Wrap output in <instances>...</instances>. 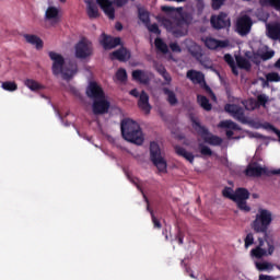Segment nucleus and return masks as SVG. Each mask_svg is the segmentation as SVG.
<instances>
[{"label": "nucleus", "instance_id": "nucleus-48", "mask_svg": "<svg viewBox=\"0 0 280 280\" xmlns=\"http://www.w3.org/2000/svg\"><path fill=\"white\" fill-rule=\"evenodd\" d=\"M222 3H224V0H212L213 10H220Z\"/></svg>", "mask_w": 280, "mask_h": 280}, {"label": "nucleus", "instance_id": "nucleus-17", "mask_svg": "<svg viewBox=\"0 0 280 280\" xmlns=\"http://www.w3.org/2000/svg\"><path fill=\"white\" fill-rule=\"evenodd\" d=\"M268 168L266 167H262L261 165H259L258 163H250L248 166H247V170H246V175L247 176H266L268 175Z\"/></svg>", "mask_w": 280, "mask_h": 280}, {"label": "nucleus", "instance_id": "nucleus-41", "mask_svg": "<svg viewBox=\"0 0 280 280\" xmlns=\"http://www.w3.org/2000/svg\"><path fill=\"white\" fill-rule=\"evenodd\" d=\"M139 19L144 25H148V23H150V13L145 10H139Z\"/></svg>", "mask_w": 280, "mask_h": 280}, {"label": "nucleus", "instance_id": "nucleus-4", "mask_svg": "<svg viewBox=\"0 0 280 280\" xmlns=\"http://www.w3.org/2000/svg\"><path fill=\"white\" fill-rule=\"evenodd\" d=\"M121 135L126 141L136 143V145H141L145 141L141 127L130 118L121 121Z\"/></svg>", "mask_w": 280, "mask_h": 280}, {"label": "nucleus", "instance_id": "nucleus-12", "mask_svg": "<svg viewBox=\"0 0 280 280\" xmlns=\"http://www.w3.org/2000/svg\"><path fill=\"white\" fill-rule=\"evenodd\" d=\"M130 95H132L133 97H139L138 107L140 108V110H142V113H144V115H150V110H152V105H150V96L148 95V93H145L144 91L139 93V90L135 89L130 91Z\"/></svg>", "mask_w": 280, "mask_h": 280}, {"label": "nucleus", "instance_id": "nucleus-3", "mask_svg": "<svg viewBox=\"0 0 280 280\" xmlns=\"http://www.w3.org/2000/svg\"><path fill=\"white\" fill-rule=\"evenodd\" d=\"M86 95L94 100L93 103V113L94 115H104V113H108V108H110V103L106 100L104 95V90L102 86L95 82L91 81L86 88Z\"/></svg>", "mask_w": 280, "mask_h": 280}, {"label": "nucleus", "instance_id": "nucleus-47", "mask_svg": "<svg viewBox=\"0 0 280 280\" xmlns=\"http://www.w3.org/2000/svg\"><path fill=\"white\" fill-rule=\"evenodd\" d=\"M280 276H268V275H260L258 280H278Z\"/></svg>", "mask_w": 280, "mask_h": 280}, {"label": "nucleus", "instance_id": "nucleus-43", "mask_svg": "<svg viewBox=\"0 0 280 280\" xmlns=\"http://www.w3.org/2000/svg\"><path fill=\"white\" fill-rule=\"evenodd\" d=\"M268 82H280V75L277 72H270L266 75Z\"/></svg>", "mask_w": 280, "mask_h": 280}, {"label": "nucleus", "instance_id": "nucleus-33", "mask_svg": "<svg viewBox=\"0 0 280 280\" xmlns=\"http://www.w3.org/2000/svg\"><path fill=\"white\" fill-rule=\"evenodd\" d=\"M164 94L166 95V100L171 106H176V104H178V98L176 97V93H174V91L165 88Z\"/></svg>", "mask_w": 280, "mask_h": 280}, {"label": "nucleus", "instance_id": "nucleus-2", "mask_svg": "<svg viewBox=\"0 0 280 280\" xmlns=\"http://www.w3.org/2000/svg\"><path fill=\"white\" fill-rule=\"evenodd\" d=\"M48 58L51 60V71L56 78H62V80H72L78 74L77 62H66L65 57L57 51H49Z\"/></svg>", "mask_w": 280, "mask_h": 280}, {"label": "nucleus", "instance_id": "nucleus-1", "mask_svg": "<svg viewBox=\"0 0 280 280\" xmlns=\"http://www.w3.org/2000/svg\"><path fill=\"white\" fill-rule=\"evenodd\" d=\"M162 11L166 12V14L164 16H158L159 23L173 34V36H185L187 34V22L180 20V13L170 7H162Z\"/></svg>", "mask_w": 280, "mask_h": 280}, {"label": "nucleus", "instance_id": "nucleus-57", "mask_svg": "<svg viewBox=\"0 0 280 280\" xmlns=\"http://www.w3.org/2000/svg\"><path fill=\"white\" fill-rule=\"evenodd\" d=\"M179 244H183V238H178Z\"/></svg>", "mask_w": 280, "mask_h": 280}, {"label": "nucleus", "instance_id": "nucleus-44", "mask_svg": "<svg viewBox=\"0 0 280 280\" xmlns=\"http://www.w3.org/2000/svg\"><path fill=\"white\" fill-rule=\"evenodd\" d=\"M147 27L149 32H151V34H156V35L161 34V30H159V25L156 24H151V25L148 24Z\"/></svg>", "mask_w": 280, "mask_h": 280}, {"label": "nucleus", "instance_id": "nucleus-24", "mask_svg": "<svg viewBox=\"0 0 280 280\" xmlns=\"http://www.w3.org/2000/svg\"><path fill=\"white\" fill-rule=\"evenodd\" d=\"M185 45L191 56L197 58V60H200V58H202V48L199 45L189 39L185 42Z\"/></svg>", "mask_w": 280, "mask_h": 280}, {"label": "nucleus", "instance_id": "nucleus-19", "mask_svg": "<svg viewBox=\"0 0 280 280\" xmlns=\"http://www.w3.org/2000/svg\"><path fill=\"white\" fill-rule=\"evenodd\" d=\"M202 40L208 49H224L229 46L228 40H219L213 37H206Z\"/></svg>", "mask_w": 280, "mask_h": 280}, {"label": "nucleus", "instance_id": "nucleus-37", "mask_svg": "<svg viewBox=\"0 0 280 280\" xmlns=\"http://www.w3.org/2000/svg\"><path fill=\"white\" fill-rule=\"evenodd\" d=\"M1 86H2L3 91H9L10 93H14V91H16V89H19V85L14 81L2 82Z\"/></svg>", "mask_w": 280, "mask_h": 280}, {"label": "nucleus", "instance_id": "nucleus-54", "mask_svg": "<svg viewBox=\"0 0 280 280\" xmlns=\"http://www.w3.org/2000/svg\"><path fill=\"white\" fill-rule=\"evenodd\" d=\"M253 198H259V195L254 194V195H253Z\"/></svg>", "mask_w": 280, "mask_h": 280}, {"label": "nucleus", "instance_id": "nucleus-55", "mask_svg": "<svg viewBox=\"0 0 280 280\" xmlns=\"http://www.w3.org/2000/svg\"><path fill=\"white\" fill-rule=\"evenodd\" d=\"M259 21H266V16L265 18H258Z\"/></svg>", "mask_w": 280, "mask_h": 280}, {"label": "nucleus", "instance_id": "nucleus-8", "mask_svg": "<svg viewBox=\"0 0 280 280\" xmlns=\"http://www.w3.org/2000/svg\"><path fill=\"white\" fill-rule=\"evenodd\" d=\"M252 257L261 259V257H272L275 255V242L268 238H259V244L250 252Z\"/></svg>", "mask_w": 280, "mask_h": 280}, {"label": "nucleus", "instance_id": "nucleus-58", "mask_svg": "<svg viewBox=\"0 0 280 280\" xmlns=\"http://www.w3.org/2000/svg\"><path fill=\"white\" fill-rule=\"evenodd\" d=\"M246 57H247V58H250V56H249L248 54H246Z\"/></svg>", "mask_w": 280, "mask_h": 280}, {"label": "nucleus", "instance_id": "nucleus-46", "mask_svg": "<svg viewBox=\"0 0 280 280\" xmlns=\"http://www.w3.org/2000/svg\"><path fill=\"white\" fill-rule=\"evenodd\" d=\"M170 47L174 54H180L183 51V48H180L177 43H171Z\"/></svg>", "mask_w": 280, "mask_h": 280}, {"label": "nucleus", "instance_id": "nucleus-56", "mask_svg": "<svg viewBox=\"0 0 280 280\" xmlns=\"http://www.w3.org/2000/svg\"><path fill=\"white\" fill-rule=\"evenodd\" d=\"M60 3H67V0H59Z\"/></svg>", "mask_w": 280, "mask_h": 280}, {"label": "nucleus", "instance_id": "nucleus-28", "mask_svg": "<svg viewBox=\"0 0 280 280\" xmlns=\"http://www.w3.org/2000/svg\"><path fill=\"white\" fill-rule=\"evenodd\" d=\"M220 128H226V137L231 139L233 137V130H240V127L232 120H223L220 122Z\"/></svg>", "mask_w": 280, "mask_h": 280}, {"label": "nucleus", "instance_id": "nucleus-50", "mask_svg": "<svg viewBox=\"0 0 280 280\" xmlns=\"http://www.w3.org/2000/svg\"><path fill=\"white\" fill-rule=\"evenodd\" d=\"M206 91H208V93H210V96L212 97V100L215 102V94L213 92H211V89H209L208 86H206Z\"/></svg>", "mask_w": 280, "mask_h": 280}, {"label": "nucleus", "instance_id": "nucleus-9", "mask_svg": "<svg viewBox=\"0 0 280 280\" xmlns=\"http://www.w3.org/2000/svg\"><path fill=\"white\" fill-rule=\"evenodd\" d=\"M130 0H96L97 5H100L101 10L104 12L106 16L109 18L110 21L115 19V7L124 8ZM135 1V0H131ZM114 3V5H113Z\"/></svg>", "mask_w": 280, "mask_h": 280}, {"label": "nucleus", "instance_id": "nucleus-7", "mask_svg": "<svg viewBox=\"0 0 280 280\" xmlns=\"http://www.w3.org/2000/svg\"><path fill=\"white\" fill-rule=\"evenodd\" d=\"M150 156H151L152 163L155 165L159 172H162V174H165V172H167V162L165 161V156L163 153V144L156 141L151 142Z\"/></svg>", "mask_w": 280, "mask_h": 280}, {"label": "nucleus", "instance_id": "nucleus-32", "mask_svg": "<svg viewBox=\"0 0 280 280\" xmlns=\"http://www.w3.org/2000/svg\"><path fill=\"white\" fill-rule=\"evenodd\" d=\"M176 153L179 156H183L186 161H188V163H194V154L185 149H183V147H176L175 148Z\"/></svg>", "mask_w": 280, "mask_h": 280}, {"label": "nucleus", "instance_id": "nucleus-11", "mask_svg": "<svg viewBox=\"0 0 280 280\" xmlns=\"http://www.w3.org/2000/svg\"><path fill=\"white\" fill-rule=\"evenodd\" d=\"M74 56L80 60H84L93 56V43L88 38H81L74 46Z\"/></svg>", "mask_w": 280, "mask_h": 280}, {"label": "nucleus", "instance_id": "nucleus-59", "mask_svg": "<svg viewBox=\"0 0 280 280\" xmlns=\"http://www.w3.org/2000/svg\"><path fill=\"white\" fill-rule=\"evenodd\" d=\"M278 270H280V266H277Z\"/></svg>", "mask_w": 280, "mask_h": 280}, {"label": "nucleus", "instance_id": "nucleus-23", "mask_svg": "<svg viewBox=\"0 0 280 280\" xmlns=\"http://www.w3.org/2000/svg\"><path fill=\"white\" fill-rule=\"evenodd\" d=\"M225 112L230 113L234 119H238V121H244V109L235 104H229L225 106Z\"/></svg>", "mask_w": 280, "mask_h": 280}, {"label": "nucleus", "instance_id": "nucleus-14", "mask_svg": "<svg viewBox=\"0 0 280 280\" xmlns=\"http://www.w3.org/2000/svg\"><path fill=\"white\" fill-rule=\"evenodd\" d=\"M132 80L135 82H138L139 84L148 85L151 81L154 80V73L148 71V70H133L132 73Z\"/></svg>", "mask_w": 280, "mask_h": 280}, {"label": "nucleus", "instance_id": "nucleus-5", "mask_svg": "<svg viewBox=\"0 0 280 280\" xmlns=\"http://www.w3.org/2000/svg\"><path fill=\"white\" fill-rule=\"evenodd\" d=\"M222 194L224 198L233 200L241 211H244L245 213L250 212V206H248V203L246 202V200H248V198L250 197V194L246 189L238 188L234 192L232 188L225 187L222 190Z\"/></svg>", "mask_w": 280, "mask_h": 280}, {"label": "nucleus", "instance_id": "nucleus-20", "mask_svg": "<svg viewBox=\"0 0 280 280\" xmlns=\"http://www.w3.org/2000/svg\"><path fill=\"white\" fill-rule=\"evenodd\" d=\"M272 56H275V50L268 48V46H262L255 54V57L252 60H253V62L257 63V62H259L257 57L260 58L261 60H270V58H272Z\"/></svg>", "mask_w": 280, "mask_h": 280}, {"label": "nucleus", "instance_id": "nucleus-53", "mask_svg": "<svg viewBox=\"0 0 280 280\" xmlns=\"http://www.w3.org/2000/svg\"><path fill=\"white\" fill-rule=\"evenodd\" d=\"M271 174H280V168L278 171H272Z\"/></svg>", "mask_w": 280, "mask_h": 280}, {"label": "nucleus", "instance_id": "nucleus-45", "mask_svg": "<svg viewBox=\"0 0 280 280\" xmlns=\"http://www.w3.org/2000/svg\"><path fill=\"white\" fill-rule=\"evenodd\" d=\"M199 149H200L201 154H203V156H211V149H209V147L199 144Z\"/></svg>", "mask_w": 280, "mask_h": 280}, {"label": "nucleus", "instance_id": "nucleus-16", "mask_svg": "<svg viewBox=\"0 0 280 280\" xmlns=\"http://www.w3.org/2000/svg\"><path fill=\"white\" fill-rule=\"evenodd\" d=\"M100 44L104 49H115L117 45H121V38L119 37L113 38L103 33L100 37Z\"/></svg>", "mask_w": 280, "mask_h": 280}, {"label": "nucleus", "instance_id": "nucleus-21", "mask_svg": "<svg viewBox=\"0 0 280 280\" xmlns=\"http://www.w3.org/2000/svg\"><path fill=\"white\" fill-rule=\"evenodd\" d=\"M23 39L25 40V43L32 45L37 50H40L44 47L43 39L35 34H24Z\"/></svg>", "mask_w": 280, "mask_h": 280}, {"label": "nucleus", "instance_id": "nucleus-13", "mask_svg": "<svg viewBox=\"0 0 280 280\" xmlns=\"http://www.w3.org/2000/svg\"><path fill=\"white\" fill-rule=\"evenodd\" d=\"M253 27V20L246 14H242L236 21V32L241 36H246V34L250 33V28Z\"/></svg>", "mask_w": 280, "mask_h": 280}, {"label": "nucleus", "instance_id": "nucleus-18", "mask_svg": "<svg viewBox=\"0 0 280 280\" xmlns=\"http://www.w3.org/2000/svg\"><path fill=\"white\" fill-rule=\"evenodd\" d=\"M258 102L249 98L248 101H245L243 105L245 106L246 110H255L257 106H266V103L268 102V96L266 94L258 95Z\"/></svg>", "mask_w": 280, "mask_h": 280}, {"label": "nucleus", "instance_id": "nucleus-10", "mask_svg": "<svg viewBox=\"0 0 280 280\" xmlns=\"http://www.w3.org/2000/svg\"><path fill=\"white\" fill-rule=\"evenodd\" d=\"M190 119L192 121V127L201 139H203L205 143H209L210 145H220L222 143V139L220 137L211 135L205 127L200 126V120H198V118L191 117Z\"/></svg>", "mask_w": 280, "mask_h": 280}, {"label": "nucleus", "instance_id": "nucleus-29", "mask_svg": "<svg viewBox=\"0 0 280 280\" xmlns=\"http://www.w3.org/2000/svg\"><path fill=\"white\" fill-rule=\"evenodd\" d=\"M255 266L259 272H272L275 270V264L268 260L257 261Z\"/></svg>", "mask_w": 280, "mask_h": 280}, {"label": "nucleus", "instance_id": "nucleus-22", "mask_svg": "<svg viewBox=\"0 0 280 280\" xmlns=\"http://www.w3.org/2000/svg\"><path fill=\"white\" fill-rule=\"evenodd\" d=\"M45 19L51 23H58V21H60V9L49 5L45 12Z\"/></svg>", "mask_w": 280, "mask_h": 280}, {"label": "nucleus", "instance_id": "nucleus-36", "mask_svg": "<svg viewBox=\"0 0 280 280\" xmlns=\"http://www.w3.org/2000/svg\"><path fill=\"white\" fill-rule=\"evenodd\" d=\"M224 60L231 67L232 73H234V75H238L240 71L237 70V67L235 66V59H233V57L228 54L224 56Z\"/></svg>", "mask_w": 280, "mask_h": 280}, {"label": "nucleus", "instance_id": "nucleus-39", "mask_svg": "<svg viewBox=\"0 0 280 280\" xmlns=\"http://www.w3.org/2000/svg\"><path fill=\"white\" fill-rule=\"evenodd\" d=\"M260 4L275 8V10H278L280 12V0H260Z\"/></svg>", "mask_w": 280, "mask_h": 280}, {"label": "nucleus", "instance_id": "nucleus-60", "mask_svg": "<svg viewBox=\"0 0 280 280\" xmlns=\"http://www.w3.org/2000/svg\"><path fill=\"white\" fill-rule=\"evenodd\" d=\"M190 277H192V278H194V273H190Z\"/></svg>", "mask_w": 280, "mask_h": 280}, {"label": "nucleus", "instance_id": "nucleus-31", "mask_svg": "<svg viewBox=\"0 0 280 280\" xmlns=\"http://www.w3.org/2000/svg\"><path fill=\"white\" fill-rule=\"evenodd\" d=\"M154 69L165 80V84H172V75L167 73V70H165V67L163 65L155 63Z\"/></svg>", "mask_w": 280, "mask_h": 280}, {"label": "nucleus", "instance_id": "nucleus-42", "mask_svg": "<svg viewBox=\"0 0 280 280\" xmlns=\"http://www.w3.org/2000/svg\"><path fill=\"white\" fill-rule=\"evenodd\" d=\"M244 242H245V248H250V246L255 244V236L253 235V233H248Z\"/></svg>", "mask_w": 280, "mask_h": 280}, {"label": "nucleus", "instance_id": "nucleus-52", "mask_svg": "<svg viewBox=\"0 0 280 280\" xmlns=\"http://www.w3.org/2000/svg\"><path fill=\"white\" fill-rule=\"evenodd\" d=\"M276 67L280 69V59L276 62Z\"/></svg>", "mask_w": 280, "mask_h": 280}, {"label": "nucleus", "instance_id": "nucleus-6", "mask_svg": "<svg viewBox=\"0 0 280 280\" xmlns=\"http://www.w3.org/2000/svg\"><path fill=\"white\" fill-rule=\"evenodd\" d=\"M270 224H272V212L260 208L255 215V220L250 223V229L254 233H267Z\"/></svg>", "mask_w": 280, "mask_h": 280}, {"label": "nucleus", "instance_id": "nucleus-40", "mask_svg": "<svg viewBox=\"0 0 280 280\" xmlns=\"http://www.w3.org/2000/svg\"><path fill=\"white\" fill-rule=\"evenodd\" d=\"M235 60L240 69H250V61H248V59L236 56Z\"/></svg>", "mask_w": 280, "mask_h": 280}, {"label": "nucleus", "instance_id": "nucleus-51", "mask_svg": "<svg viewBox=\"0 0 280 280\" xmlns=\"http://www.w3.org/2000/svg\"><path fill=\"white\" fill-rule=\"evenodd\" d=\"M122 28H124V26L121 25V23H116V30L118 32H121Z\"/></svg>", "mask_w": 280, "mask_h": 280}, {"label": "nucleus", "instance_id": "nucleus-49", "mask_svg": "<svg viewBox=\"0 0 280 280\" xmlns=\"http://www.w3.org/2000/svg\"><path fill=\"white\" fill-rule=\"evenodd\" d=\"M152 215V222L154 225V229H161V222L158 221L156 217L151 212Z\"/></svg>", "mask_w": 280, "mask_h": 280}, {"label": "nucleus", "instance_id": "nucleus-26", "mask_svg": "<svg viewBox=\"0 0 280 280\" xmlns=\"http://www.w3.org/2000/svg\"><path fill=\"white\" fill-rule=\"evenodd\" d=\"M86 12L90 19H97L100 16V9L97 8V3L94 0H86Z\"/></svg>", "mask_w": 280, "mask_h": 280}, {"label": "nucleus", "instance_id": "nucleus-38", "mask_svg": "<svg viewBox=\"0 0 280 280\" xmlns=\"http://www.w3.org/2000/svg\"><path fill=\"white\" fill-rule=\"evenodd\" d=\"M197 102L203 108V110H211V105L209 104V100L203 95L197 96Z\"/></svg>", "mask_w": 280, "mask_h": 280}, {"label": "nucleus", "instance_id": "nucleus-25", "mask_svg": "<svg viewBox=\"0 0 280 280\" xmlns=\"http://www.w3.org/2000/svg\"><path fill=\"white\" fill-rule=\"evenodd\" d=\"M112 60H119L120 62H126V60H130V51H128L126 48H120L118 50H115L110 55Z\"/></svg>", "mask_w": 280, "mask_h": 280}, {"label": "nucleus", "instance_id": "nucleus-30", "mask_svg": "<svg viewBox=\"0 0 280 280\" xmlns=\"http://www.w3.org/2000/svg\"><path fill=\"white\" fill-rule=\"evenodd\" d=\"M24 85H26L33 93H38V91H43V89H45L43 84L34 79L24 80Z\"/></svg>", "mask_w": 280, "mask_h": 280}, {"label": "nucleus", "instance_id": "nucleus-15", "mask_svg": "<svg viewBox=\"0 0 280 280\" xmlns=\"http://www.w3.org/2000/svg\"><path fill=\"white\" fill-rule=\"evenodd\" d=\"M211 25L215 30H222L224 27H231V19L226 13H221L219 15H213L211 18Z\"/></svg>", "mask_w": 280, "mask_h": 280}, {"label": "nucleus", "instance_id": "nucleus-34", "mask_svg": "<svg viewBox=\"0 0 280 280\" xmlns=\"http://www.w3.org/2000/svg\"><path fill=\"white\" fill-rule=\"evenodd\" d=\"M115 82H119L120 84H124V82H126V80H128V73L126 72V69L120 68L117 70L115 78H114Z\"/></svg>", "mask_w": 280, "mask_h": 280}, {"label": "nucleus", "instance_id": "nucleus-35", "mask_svg": "<svg viewBox=\"0 0 280 280\" xmlns=\"http://www.w3.org/2000/svg\"><path fill=\"white\" fill-rule=\"evenodd\" d=\"M154 45L158 51H161V54H170V48L167 47V44L163 42V39L155 38Z\"/></svg>", "mask_w": 280, "mask_h": 280}, {"label": "nucleus", "instance_id": "nucleus-27", "mask_svg": "<svg viewBox=\"0 0 280 280\" xmlns=\"http://www.w3.org/2000/svg\"><path fill=\"white\" fill-rule=\"evenodd\" d=\"M187 78L194 82V84H200L205 86V74L196 70H190L187 72Z\"/></svg>", "mask_w": 280, "mask_h": 280}]
</instances>
